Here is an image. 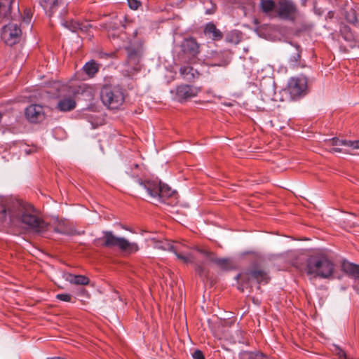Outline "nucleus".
I'll return each instance as SVG.
<instances>
[{"label": "nucleus", "mask_w": 359, "mask_h": 359, "mask_svg": "<svg viewBox=\"0 0 359 359\" xmlns=\"http://www.w3.org/2000/svg\"><path fill=\"white\" fill-rule=\"evenodd\" d=\"M9 214L11 218L17 219L35 232H43L48 229V224L39 217L34 207L26 202H16Z\"/></svg>", "instance_id": "1"}, {"label": "nucleus", "mask_w": 359, "mask_h": 359, "mask_svg": "<svg viewBox=\"0 0 359 359\" xmlns=\"http://www.w3.org/2000/svg\"><path fill=\"white\" fill-rule=\"evenodd\" d=\"M305 271L308 275L322 278H329L334 273V265L326 256H309L306 261Z\"/></svg>", "instance_id": "2"}, {"label": "nucleus", "mask_w": 359, "mask_h": 359, "mask_svg": "<svg viewBox=\"0 0 359 359\" xmlns=\"http://www.w3.org/2000/svg\"><path fill=\"white\" fill-rule=\"evenodd\" d=\"M126 60L123 64V72L125 76H132L138 73L142 67L143 49L141 45L130 46L126 48Z\"/></svg>", "instance_id": "3"}, {"label": "nucleus", "mask_w": 359, "mask_h": 359, "mask_svg": "<svg viewBox=\"0 0 359 359\" xmlns=\"http://www.w3.org/2000/svg\"><path fill=\"white\" fill-rule=\"evenodd\" d=\"M102 241L100 245L107 248L117 247L123 252L127 253H133L139 250L138 245L135 243H130L125 238L117 237L113 234L111 231H104L103 236L97 238L95 242L99 243Z\"/></svg>", "instance_id": "4"}, {"label": "nucleus", "mask_w": 359, "mask_h": 359, "mask_svg": "<svg viewBox=\"0 0 359 359\" xmlns=\"http://www.w3.org/2000/svg\"><path fill=\"white\" fill-rule=\"evenodd\" d=\"M100 98L103 104L109 109H119L125 101L123 91L118 86H103L100 91Z\"/></svg>", "instance_id": "5"}, {"label": "nucleus", "mask_w": 359, "mask_h": 359, "mask_svg": "<svg viewBox=\"0 0 359 359\" xmlns=\"http://www.w3.org/2000/svg\"><path fill=\"white\" fill-rule=\"evenodd\" d=\"M140 185L145 189L151 198L165 200L174 194V191L167 184L157 181L141 182Z\"/></svg>", "instance_id": "6"}, {"label": "nucleus", "mask_w": 359, "mask_h": 359, "mask_svg": "<svg viewBox=\"0 0 359 359\" xmlns=\"http://www.w3.org/2000/svg\"><path fill=\"white\" fill-rule=\"evenodd\" d=\"M22 30L18 24L10 22L2 27L1 37L8 46H12L20 42Z\"/></svg>", "instance_id": "7"}, {"label": "nucleus", "mask_w": 359, "mask_h": 359, "mask_svg": "<svg viewBox=\"0 0 359 359\" xmlns=\"http://www.w3.org/2000/svg\"><path fill=\"white\" fill-rule=\"evenodd\" d=\"M241 281L247 282L250 280H255L259 284H266L270 280L268 272L258 266H253L246 272L242 273L238 276Z\"/></svg>", "instance_id": "8"}, {"label": "nucleus", "mask_w": 359, "mask_h": 359, "mask_svg": "<svg viewBox=\"0 0 359 359\" xmlns=\"http://www.w3.org/2000/svg\"><path fill=\"white\" fill-rule=\"evenodd\" d=\"M193 248L202 254L210 262L214 263L223 271L231 270L235 267L233 260L230 258L217 257L213 252L209 251L206 249L200 248L198 246H194Z\"/></svg>", "instance_id": "9"}, {"label": "nucleus", "mask_w": 359, "mask_h": 359, "mask_svg": "<svg viewBox=\"0 0 359 359\" xmlns=\"http://www.w3.org/2000/svg\"><path fill=\"white\" fill-rule=\"evenodd\" d=\"M15 0H0V24L12 20H16L21 18L18 4L15 8V12H12Z\"/></svg>", "instance_id": "10"}, {"label": "nucleus", "mask_w": 359, "mask_h": 359, "mask_svg": "<svg viewBox=\"0 0 359 359\" xmlns=\"http://www.w3.org/2000/svg\"><path fill=\"white\" fill-rule=\"evenodd\" d=\"M287 52V62L290 69H298L306 67L305 61L302 59V48L299 45L291 44Z\"/></svg>", "instance_id": "11"}, {"label": "nucleus", "mask_w": 359, "mask_h": 359, "mask_svg": "<svg viewBox=\"0 0 359 359\" xmlns=\"http://www.w3.org/2000/svg\"><path fill=\"white\" fill-rule=\"evenodd\" d=\"M287 87L292 99H297L306 93L307 79L305 76L292 77Z\"/></svg>", "instance_id": "12"}, {"label": "nucleus", "mask_w": 359, "mask_h": 359, "mask_svg": "<svg viewBox=\"0 0 359 359\" xmlns=\"http://www.w3.org/2000/svg\"><path fill=\"white\" fill-rule=\"evenodd\" d=\"M278 17L284 20L294 21L298 15L296 5L290 0H280L278 4Z\"/></svg>", "instance_id": "13"}, {"label": "nucleus", "mask_w": 359, "mask_h": 359, "mask_svg": "<svg viewBox=\"0 0 359 359\" xmlns=\"http://www.w3.org/2000/svg\"><path fill=\"white\" fill-rule=\"evenodd\" d=\"M201 91V87L182 84L177 86L176 95L179 100L183 101L196 97Z\"/></svg>", "instance_id": "14"}, {"label": "nucleus", "mask_w": 359, "mask_h": 359, "mask_svg": "<svg viewBox=\"0 0 359 359\" xmlns=\"http://www.w3.org/2000/svg\"><path fill=\"white\" fill-rule=\"evenodd\" d=\"M25 116L32 123L41 122L46 118L43 107L40 104H31L27 107Z\"/></svg>", "instance_id": "15"}, {"label": "nucleus", "mask_w": 359, "mask_h": 359, "mask_svg": "<svg viewBox=\"0 0 359 359\" xmlns=\"http://www.w3.org/2000/svg\"><path fill=\"white\" fill-rule=\"evenodd\" d=\"M123 17L115 16L111 22L106 25V27L109 32V37L112 38L113 39H116V38H125L126 34L123 32L119 33L117 36L115 34V31L119 29L121 27L124 28V25L123 24Z\"/></svg>", "instance_id": "16"}, {"label": "nucleus", "mask_w": 359, "mask_h": 359, "mask_svg": "<svg viewBox=\"0 0 359 359\" xmlns=\"http://www.w3.org/2000/svg\"><path fill=\"white\" fill-rule=\"evenodd\" d=\"M340 33L343 39L347 42L348 48H359V36L354 34L347 25H342Z\"/></svg>", "instance_id": "17"}, {"label": "nucleus", "mask_w": 359, "mask_h": 359, "mask_svg": "<svg viewBox=\"0 0 359 359\" xmlns=\"http://www.w3.org/2000/svg\"><path fill=\"white\" fill-rule=\"evenodd\" d=\"M184 54L194 60L199 53V45L194 38H189L183 42L182 45Z\"/></svg>", "instance_id": "18"}, {"label": "nucleus", "mask_w": 359, "mask_h": 359, "mask_svg": "<svg viewBox=\"0 0 359 359\" xmlns=\"http://www.w3.org/2000/svg\"><path fill=\"white\" fill-rule=\"evenodd\" d=\"M180 75L187 81H191L199 77L200 73L191 66H183L180 69Z\"/></svg>", "instance_id": "19"}, {"label": "nucleus", "mask_w": 359, "mask_h": 359, "mask_svg": "<svg viewBox=\"0 0 359 359\" xmlns=\"http://www.w3.org/2000/svg\"><path fill=\"white\" fill-rule=\"evenodd\" d=\"M54 231L66 235H75L76 234V230L70 226L65 221H59L56 226L54 227Z\"/></svg>", "instance_id": "20"}, {"label": "nucleus", "mask_w": 359, "mask_h": 359, "mask_svg": "<svg viewBox=\"0 0 359 359\" xmlns=\"http://www.w3.org/2000/svg\"><path fill=\"white\" fill-rule=\"evenodd\" d=\"M205 34L213 40L218 41L222 39L223 34L213 23H208L205 28Z\"/></svg>", "instance_id": "21"}, {"label": "nucleus", "mask_w": 359, "mask_h": 359, "mask_svg": "<svg viewBox=\"0 0 359 359\" xmlns=\"http://www.w3.org/2000/svg\"><path fill=\"white\" fill-rule=\"evenodd\" d=\"M76 107V102L72 98H65L60 100L57 103V109L62 111H68Z\"/></svg>", "instance_id": "22"}, {"label": "nucleus", "mask_w": 359, "mask_h": 359, "mask_svg": "<svg viewBox=\"0 0 359 359\" xmlns=\"http://www.w3.org/2000/svg\"><path fill=\"white\" fill-rule=\"evenodd\" d=\"M99 65L94 60L87 62L83 67V72L90 78H93L99 71Z\"/></svg>", "instance_id": "23"}, {"label": "nucleus", "mask_w": 359, "mask_h": 359, "mask_svg": "<svg viewBox=\"0 0 359 359\" xmlns=\"http://www.w3.org/2000/svg\"><path fill=\"white\" fill-rule=\"evenodd\" d=\"M260 8L263 13L271 15L276 8V5L273 0H261Z\"/></svg>", "instance_id": "24"}, {"label": "nucleus", "mask_w": 359, "mask_h": 359, "mask_svg": "<svg viewBox=\"0 0 359 359\" xmlns=\"http://www.w3.org/2000/svg\"><path fill=\"white\" fill-rule=\"evenodd\" d=\"M67 280L71 283L80 285H86L89 283V278L82 275H72L69 274L67 277Z\"/></svg>", "instance_id": "25"}, {"label": "nucleus", "mask_w": 359, "mask_h": 359, "mask_svg": "<svg viewBox=\"0 0 359 359\" xmlns=\"http://www.w3.org/2000/svg\"><path fill=\"white\" fill-rule=\"evenodd\" d=\"M344 271L348 275L359 278V265L348 263L344 265Z\"/></svg>", "instance_id": "26"}, {"label": "nucleus", "mask_w": 359, "mask_h": 359, "mask_svg": "<svg viewBox=\"0 0 359 359\" xmlns=\"http://www.w3.org/2000/svg\"><path fill=\"white\" fill-rule=\"evenodd\" d=\"M154 248L163 250L171 251L172 243L169 241H154Z\"/></svg>", "instance_id": "27"}, {"label": "nucleus", "mask_w": 359, "mask_h": 359, "mask_svg": "<svg viewBox=\"0 0 359 359\" xmlns=\"http://www.w3.org/2000/svg\"><path fill=\"white\" fill-rule=\"evenodd\" d=\"M345 18L348 22L352 24H355L358 21L356 11L352 8H350L346 11Z\"/></svg>", "instance_id": "28"}, {"label": "nucleus", "mask_w": 359, "mask_h": 359, "mask_svg": "<svg viewBox=\"0 0 359 359\" xmlns=\"http://www.w3.org/2000/svg\"><path fill=\"white\" fill-rule=\"evenodd\" d=\"M177 257L182 261L184 263H192L194 261V258L191 253L188 252H180L175 254Z\"/></svg>", "instance_id": "29"}, {"label": "nucleus", "mask_w": 359, "mask_h": 359, "mask_svg": "<svg viewBox=\"0 0 359 359\" xmlns=\"http://www.w3.org/2000/svg\"><path fill=\"white\" fill-rule=\"evenodd\" d=\"M185 248H188L184 244L182 243H175V244L172 243L171 252L175 254L184 252Z\"/></svg>", "instance_id": "30"}, {"label": "nucleus", "mask_w": 359, "mask_h": 359, "mask_svg": "<svg viewBox=\"0 0 359 359\" xmlns=\"http://www.w3.org/2000/svg\"><path fill=\"white\" fill-rule=\"evenodd\" d=\"M60 4L61 0L53 1V4L49 8V10L48 11L50 17H51L57 11V7L60 6Z\"/></svg>", "instance_id": "31"}, {"label": "nucleus", "mask_w": 359, "mask_h": 359, "mask_svg": "<svg viewBox=\"0 0 359 359\" xmlns=\"http://www.w3.org/2000/svg\"><path fill=\"white\" fill-rule=\"evenodd\" d=\"M196 272L201 277H207L208 274V271L205 269V266L197 264L195 268Z\"/></svg>", "instance_id": "32"}, {"label": "nucleus", "mask_w": 359, "mask_h": 359, "mask_svg": "<svg viewBox=\"0 0 359 359\" xmlns=\"http://www.w3.org/2000/svg\"><path fill=\"white\" fill-rule=\"evenodd\" d=\"M247 356L248 359H271L262 353H250Z\"/></svg>", "instance_id": "33"}, {"label": "nucleus", "mask_w": 359, "mask_h": 359, "mask_svg": "<svg viewBox=\"0 0 359 359\" xmlns=\"http://www.w3.org/2000/svg\"><path fill=\"white\" fill-rule=\"evenodd\" d=\"M226 40L231 43H238L240 41V37L237 32H233L226 36Z\"/></svg>", "instance_id": "34"}, {"label": "nucleus", "mask_w": 359, "mask_h": 359, "mask_svg": "<svg viewBox=\"0 0 359 359\" xmlns=\"http://www.w3.org/2000/svg\"><path fill=\"white\" fill-rule=\"evenodd\" d=\"M80 22L76 21L67 22V27L72 32H78Z\"/></svg>", "instance_id": "35"}, {"label": "nucleus", "mask_w": 359, "mask_h": 359, "mask_svg": "<svg viewBox=\"0 0 359 359\" xmlns=\"http://www.w3.org/2000/svg\"><path fill=\"white\" fill-rule=\"evenodd\" d=\"M80 92L81 93H89L90 94V88L87 86L86 84H82V85L78 86L77 91H74L73 93L76 95V94H79Z\"/></svg>", "instance_id": "36"}, {"label": "nucleus", "mask_w": 359, "mask_h": 359, "mask_svg": "<svg viewBox=\"0 0 359 359\" xmlns=\"http://www.w3.org/2000/svg\"><path fill=\"white\" fill-rule=\"evenodd\" d=\"M347 141L348 140H342L338 138H333L329 140L332 146H346Z\"/></svg>", "instance_id": "37"}, {"label": "nucleus", "mask_w": 359, "mask_h": 359, "mask_svg": "<svg viewBox=\"0 0 359 359\" xmlns=\"http://www.w3.org/2000/svg\"><path fill=\"white\" fill-rule=\"evenodd\" d=\"M32 16V13L31 12V10L27 8L24 11L22 20L25 22H29L31 20Z\"/></svg>", "instance_id": "38"}, {"label": "nucleus", "mask_w": 359, "mask_h": 359, "mask_svg": "<svg viewBox=\"0 0 359 359\" xmlns=\"http://www.w3.org/2000/svg\"><path fill=\"white\" fill-rule=\"evenodd\" d=\"M56 298L60 301L69 302L72 299V296L69 294H58Z\"/></svg>", "instance_id": "39"}, {"label": "nucleus", "mask_w": 359, "mask_h": 359, "mask_svg": "<svg viewBox=\"0 0 359 359\" xmlns=\"http://www.w3.org/2000/svg\"><path fill=\"white\" fill-rule=\"evenodd\" d=\"M90 27L91 25L88 22H80L79 31L86 32Z\"/></svg>", "instance_id": "40"}, {"label": "nucleus", "mask_w": 359, "mask_h": 359, "mask_svg": "<svg viewBox=\"0 0 359 359\" xmlns=\"http://www.w3.org/2000/svg\"><path fill=\"white\" fill-rule=\"evenodd\" d=\"M128 6L130 8L136 10L140 6V2L137 0H128Z\"/></svg>", "instance_id": "41"}, {"label": "nucleus", "mask_w": 359, "mask_h": 359, "mask_svg": "<svg viewBox=\"0 0 359 359\" xmlns=\"http://www.w3.org/2000/svg\"><path fill=\"white\" fill-rule=\"evenodd\" d=\"M193 358L194 359H205L203 352L200 350H196L194 352Z\"/></svg>", "instance_id": "42"}, {"label": "nucleus", "mask_w": 359, "mask_h": 359, "mask_svg": "<svg viewBox=\"0 0 359 359\" xmlns=\"http://www.w3.org/2000/svg\"><path fill=\"white\" fill-rule=\"evenodd\" d=\"M346 146L352 147L354 149H359V141H350L348 140L347 143H346Z\"/></svg>", "instance_id": "43"}, {"label": "nucleus", "mask_w": 359, "mask_h": 359, "mask_svg": "<svg viewBox=\"0 0 359 359\" xmlns=\"http://www.w3.org/2000/svg\"><path fill=\"white\" fill-rule=\"evenodd\" d=\"M229 60L227 58H224L221 62L215 64V65H217L219 67H225L229 64Z\"/></svg>", "instance_id": "44"}, {"label": "nucleus", "mask_w": 359, "mask_h": 359, "mask_svg": "<svg viewBox=\"0 0 359 359\" xmlns=\"http://www.w3.org/2000/svg\"><path fill=\"white\" fill-rule=\"evenodd\" d=\"M337 354L339 358L346 359V355L344 351L339 350Z\"/></svg>", "instance_id": "45"}, {"label": "nucleus", "mask_w": 359, "mask_h": 359, "mask_svg": "<svg viewBox=\"0 0 359 359\" xmlns=\"http://www.w3.org/2000/svg\"><path fill=\"white\" fill-rule=\"evenodd\" d=\"M215 11V5H213V6H212V8H210V9L208 8V9H207V10H206V11H205V13H206L207 14H212V13H213Z\"/></svg>", "instance_id": "46"}, {"label": "nucleus", "mask_w": 359, "mask_h": 359, "mask_svg": "<svg viewBox=\"0 0 359 359\" xmlns=\"http://www.w3.org/2000/svg\"><path fill=\"white\" fill-rule=\"evenodd\" d=\"M47 1L48 0H41V4L44 7L45 9H46L48 5H47Z\"/></svg>", "instance_id": "47"}, {"label": "nucleus", "mask_w": 359, "mask_h": 359, "mask_svg": "<svg viewBox=\"0 0 359 359\" xmlns=\"http://www.w3.org/2000/svg\"><path fill=\"white\" fill-rule=\"evenodd\" d=\"M331 152H341V149H339V148H332L331 150H330Z\"/></svg>", "instance_id": "48"}, {"label": "nucleus", "mask_w": 359, "mask_h": 359, "mask_svg": "<svg viewBox=\"0 0 359 359\" xmlns=\"http://www.w3.org/2000/svg\"><path fill=\"white\" fill-rule=\"evenodd\" d=\"M47 359H65L62 357H53V358H48Z\"/></svg>", "instance_id": "49"}, {"label": "nucleus", "mask_w": 359, "mask_h": 359, "mask_svg": "<svg viewBox=\"0 0 359 359\" xmlns=\"http://www.w3.org/2000/svg\"><path fill=\"white\" fill-rule=\"evenodd\" d=\"M6 209H3V210H2V213H3V214L6 213Z\"/></svg>", "instance_id": "50"}, {"label": "nucleus", "mask_w": 359, "mask_h": 359, "mask_svg": "<svg viewBox=\"0 0 359 359\" xmlns=\"http://www.w3.org/2000/svg\"><path fill=\"white\" fill-rule=\"evenodd\" d=\"M344 51L345 52H348V48H347L346 47L344 48Z\"/></svg>", "instance_id": "51"}]
</instances>
